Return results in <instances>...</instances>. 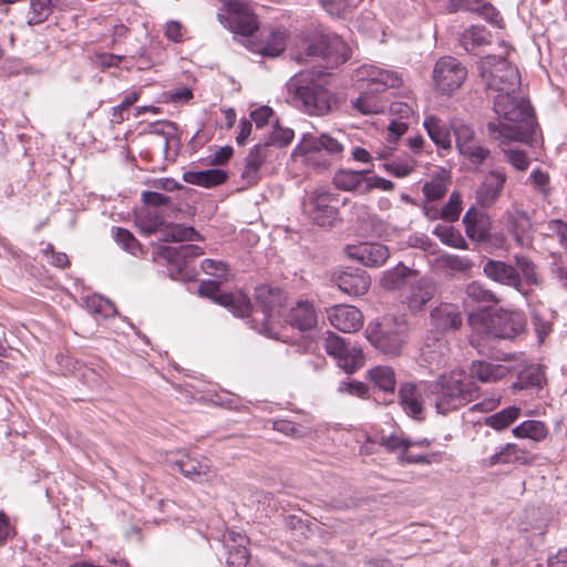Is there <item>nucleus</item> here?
Instances as JSON below:
<instances>
[{"label":"nucleus","instance_id":"31","mask_svg":"<svg viewBox=\"0 0 567 567\" xmlns=\"http://www.w3.org/2000/svg\"><path fill=\"white\" fill-rule=\"evenodd\" d=\"M261 43L257 52L267 56H278L284 52V33L280 28L265 27L261 31Z\"/></svg>","mask_w":567,"mask_h":567},{"label":"nucleus","instance_id":"43","mask_svg":"<svg viewBox=\"0 0 567 567\" xmlns=\"http://www.w3.org/2000/svg\"><path fill=\"white\" fill-rule=\"evenodd\" d=\"M518 372L517 380L512 384L514 391H520L528 388H542L544 382V374L537 367H530Z\"/></svg>","mask_w":567,"mask_h":567},{"label":"nucleus","instance_id":"34","mask_svg":"<svg viewBox=\"0 0 567 567\" xmlns=\"http://www.w3.org/2000/svg\"><path fill=\"white\" fill-rule=\"evenodd\" d=\"M423 126L437 147L443 150L451 148L452 141L450 130L441 118L434 115L426 116Z\"/></svg>","mask_w":567,"mask_h":567},{"label":"nucleus","instance_id":"35","mask_svg":"<svg viewBox=\"0 0 567 567\" xmlns=\"http://www.w3.org/2000/svg\"><path fill=\"white\" fill-rule=\"evenodd\" d=\"M340 137H343V133L338 132L337 136L330 134H321L320 136H310L305 141V147L309 151H321L324 150L331 155H341L344 145Z\"/></svg>","mask_w":567,"mask_h":567},{"label":"nucleus","instance_id":"63","mask_svg":"<svg viewBox=\"0 0 567 567\" xmlns=\"http://www.w3.org/2000/svg\"><path fill=\"white\" fill-rule=\"evenodd\" d=\"M390 113L400 120H410L414 115L413 106L406 102L396 101L391 103Z\"/></svg>","mask_w":567,"mask_h":567},{"label":"nucleus","instance_id":"28","mask_svg":"<svg viewBox=\"0 0 567 567\" xmlns=\"http://www.w3.org/2000/svg\"><path fill=\"white\" fill-rule=\"evenodd\" d=\"M400 404L404 412L413 419H420L423 413L422 388L413 383H405L400 388Z\"/></svg>","mask_w":567,"mask_h":567},{"label":"nucleus","instance_id":"36","mask_svg":"<svg viewBox=\"0 0 567 567\" xmlns=\"http://www.w3.org/2000/svg\"><path fill=\"white\" fill-rule=\"evenodd\" d=\"M492 42L491 33L482 25H471L460 35V43L466 52H474L476 49Z\"/></svg>","mask_w":567,"mask_h":567},{"label":"nucleus","instance_id":"20","mask_svg":"<svg viewBox=\"0 0 567 567\" xmlns=\"http://www.w3.org/2000/svg\"><path fill=\"white\" fill-rule=\"evenodd\" d=\"M431 326L436 333L455 331L462 326V315L454 303H440L431 311Z\"/></svg>","mask_w":567,"mask_h":567},{"label":"nucleus","instance_id":"16","mask_svg":"<svg viewBox=\"0 0 567 567\" xmlns=\"http://www.w3.org/2000/svg\"><path fill=\"white\" fill-rule=\"evenodd\" d=\"M506 179V174L501 171L486 174L475 192L476 203L484 208L492 207L499 198Z\"/></svg>","mask_w":567,"mask_h":567},{"label":"nucleus","instance_id":"33","mask_svg":"<svg viewBox=\"0 0 567 567\" xmlns=\"http://www.w3.org/2000/svg\"><path fill=\"white\" fill-rule=\"evenodd\" d=\"M365 173V171L340 169L333 176V184L340 190L364 194Z\"/></svg>","mask_w":567,"mask_h":567},{"label":"nucleus","instance_id":"49","mask_svg":"<svg viewBox=\"0 0 567 567\" xmlns=\"http://www.w3.org/2000/svg\"><path fill=\"white\" fill-rule=\"evenodd\" d=\"M200 235L190 226L172 224L167 227L166 241H193L200 240Z\"/></svg>","mask_w":567,"mask_h":567},{"label":"nucleus","instance_id":"56","mask_svg":"<svg viewBox=\"0 0 567 567\" xmlns=\"http://www.w3.org/2000/svg\"><path fill=\"white\" fill-rule=\"evenodd\" d=\"M113 234L115 241L130 254L136 255L141 250L138 241L127 229L117 227L113 229Z\"/></svg>","mask_w":567,"mask_h":567},{"label":"nucleus","instance_id":"44","mask_svg":"<svg viewBox=\"0 0 567 567\" xmlns=\"http://www.w3.org/2000/svg\"><path fill=\"white\" fill-rule=\"evenodd\" d=\"M520 415V409L508 406L485 419V424L496 431H502L515 422Z\"/></svg>","mask_w":567,"mask_h":567},{"label":"nucleus","instance_id":"37","mask_svg":"<svg viewBox=\"0 0 567 567\" xmlns=\"http://www.w3.org/2000/svg\"><path fill=\"white\" fill-rule=\"evenodd\" d=\"M532 125H533V116L530 115V125H529L528 130L526 131V133L524 134L523 138H520L519 141L525 140V137L528 135V133L532 128ZM495 140L499 142L506 161L515 169L524 172L528 168L530 161L527 157L526 153L519 148L506 146V144L509 141H514L513 138H506L505 136H502L501 138H495Z\"/></svg>","mask_w":567,"mask_h":567},{"label":"nucleus","instance_id":"23","mask_svg":"<svg viewBox=\"0 0 567 567\" xmlns=\"http://www.w3.org/2000/svg\"><path fill=\"white\" fill-rule=\"evenodd\" d=\"M349 255L367 267H380L389 258V248L379 243H362L350 249Z\"/></svg>","mask_w":567,"mask_h":567},{"label":"nucleus","instance_id":"9","mask_svg":"<svg viewBox=\"0 0 567 567\" xmlns=\"http://www.w3.org/2000/svg\"><path fill=\"white\" fill-rule=\"evenodd\" d=\"M198 293L227 308L236 317L244 318L251 310V303L247 295L241 291L221 293L219 292V284L215 280L203 281L198 287Z\"/></svg>","mask_w":567,"mask_h":567},{"label":"nucleus","instance_id":"26","mask_svg":"<svg viewBox=\"0 0 567 567\" xmlns=\"http://www.w3.org/2000/svg\"><path fill=\"white\" fill-rule=\"evenodd\" d=\"M204 254L202 247L193 244L179 245L176 247H164L161 255L169 265L175 267L179 274L187 268L188 264Z\"/></svg>","mask_w":567,"mask_h":567},{"label":"nucleus","instance_id":"10","mask_svg":"<svg viewBox=\"0 0 567 567\" xmlns=\"http://www.w3.org/2000/svg\"><path fill=\"white\" fill-rule=\"evenodd\" d=\"M451 130L455 136L458 152L473 164H482L489 155V151L476 140L474 130L466 123L454 120Z\"/></svg>","mask_w":567,"mask_h":567},{"label":"nucleus","instance_id":"24","mask_svg":"<svg viewBox=\"0 0 567 567\" xmlns=\"http://www.w3.org/2000/svg\"><path fill=\"white\" fill-rule=\"evenodd\" d=\"M333 282L339 289L350 296H362L370 287V277L363 270L340 271L333 276Z\"/></svg>","mask_w":567,"mask_h":567},{"label":"nucleus","instance_id":"18","mask_svg":"<svg viewBox=\"0 0 567 567\" xmlns=\"http://www.w3.org/2000/svg\"><path fill=\"white\" fill-rule=\"evenodd\" d=\"M227 550L226 564L228 567H247L249 553L247 549L248 538L236 530H227L223 538Z\"/></svg>","mask_w":567,"mask_h":567},{"label":"nucleus","instance_id":"19","mask_svg":"<svg viewBox=\"0 0 567 567\" xmlns=\"http://www.w3.org/2000/svg\"><path fill=\"white\" fill-rule=\"evenodd\" d=\"M517 371L513 362L494 363L484 360L473 361L470 368L471 377L483 383L497 382Z\"/></svg>","mask_w":567,"mask_h":567},{"label":"nucleus","instance_id":"22","mask_svg":"<svg viewBox=\"0 0 567 567\" xmlns=\"http://www.w3.org/2000/svg\"><path fill=\"white\" fill-rule=\"evenodd\" d=\"M534 457L529 452L517 444L507 443L501 446L493 455L483 460L485 466L507 464H529Z\"/></svg>","mask_w":567,"mask_h":567},{"label":"nucleus","instance_id":"12","mask_svg":"<svg viewBox=\"0 0 567 567\" xmlns=\"http://www.w3.org/2000/svg\"><path fill=\"white\" fill-rule=\"evenodd\" d=\"M526 319L523 312L499 309L491 317V333L496 338L514 339L525 331Z\"/></svg>","mask_w":567,"mask_h":567},{"label":"nucleus","instance_id":"3","mask_svg":"<svg viewBox=\"0 0 567 567\" xmlns=\"http://www.w3.org/2000/svg\"><path fill=\"white\" fill-rule=\"evenodd\" d=\"M290 55L297 62L310 56H322L332 64H342L351 55L349 45L337 34L300 35L290 48Z\"/></svg>","mask_w":567,"mask_h":567},{"label":"nucleus","instance_id":"29","mask_svg":"<svg viewBox=\"0 0 567 567\" xmlns=\"http://www.w3.org/2000/svg\"><path fill=\"white\" fill-rule=\"evenodd\" d=\"M174 466L190 480L207 478L212 471V463L206 457H193L184 455L174 463Z\"/></svg>","mask_w":567,"mask_h":567},{"label":"nucleus","instance_id":"64","mask_svg":"<svg viewBox=\"0 0 567 567\" xmlns=\"http://www.w3.org/2000/svg\"><path fill=\"white\" fill-rule=\"evenodd\" d=\"M532 319L535 331L542 341L550 332V323L547 319L542 318L540 313L535 309L532 310Z\"/></svg>","mask_w":567,"mask_h":567},{"label":"nucleus","instance_id":"15","mask_svg":"<svg viewBox=\"0 0 567 567\" xmlns=\"http://www.w3.org/2000/svg\"><path fill=\"white\" fill-rule=\"evenodd\" d=\"M436 286L427 277H415L409 285L403 305L413 315H416L434 298Z\"/></svg>","mask_w":567,"mask_h":567},{"label":"nucleus","instance_id":"17","mask_svg":"<svg viewBox=\"0 0 567 567\" xmlns=\"http://www.w3.org/2000/svg\"><path fill=\"white\" fill-rule=\"evenodd\" d=\"M328 319L336 329L346 333L355 332L363 324L362 312L349 305H337L328 309Z\"/></svg>","mask_w":567,"mask_h":567},{"label":"nucleus","instance_id":"14","mask_svg":"<svg viewBox=\"0 0 567 567\" xmlns=\"http://www.w3.org/2000/svg\"><path fill=\"white\" fill-rule=\"evenodd\" d=\"M357 82L367 83L372 86L370 90L380 92L389 87H396L402 83L401 76L391 70L373 64H363L354 72Z\"/></svg>","mask_w":567,"mask_h":567},{"label":"nucleus","instance_id":"30","mask_svg":"<svg viewBox=\"0 0 567 567\" xmlns=\"http://www.w3.org/2000/svg\"><path fill=\"white\" fill-rule=\"evenodd\" d=\"M499 299L495 293L478 281H473L465 287L463 305L466 309L497 303Z\"/></svg>","mask_w":567,"mask_h":567},{"label":"nucleus","instance_id":"40","mask_svg":"<svg viewBox=\"0 0 567 567\" xmlns=\"http://www.w3.org/2000/svg\"><path fill=\"white\" fill-rule=\"evenodd\" d=\"M437 344L426 343L422 349V358L430 369H439L447 363L449 348L444 341L436 338Z\"/></svg>","mask_w":567,"mask_h":567},{"label":"nucleus","instance_id":"1","mask_svg":"<svg viewBox=\"0 0 567 567\" xmlns=\"http://www.w3.org/2000/svg\"><path fill=\"white\" fill-rule=\"evenodd\" d=\"M478 73L488 90L497 92L494 97L496 122L487 124L492 138L520 140L530 125L529 102L517 94L520 85L518 69L505 56L486 55L478 62Z\"/></svg>","mask_w":567,"mask_h":567},{"label":"nucleus","instance_id":"25","mask_svg":"<svg viewBox=\"0 0 567 567\" xmlns=\"http://www.w3.org/2000/svg\"><path fill=\"white\" fill-rule=\"evenodd\" d=\"M506 227L513 234L516 244L522 248H528L533 243L532 221L529 217L519 210L507 212Z\"/></svg>","mask_w":567,"mask_h":567},{"label":"nucleus","instance_id":"61","mask_svg":"<svg viewBox=\"0 0 567 567\" xmlns=\"http://www.w3.org/2000/svg\"><path fill=\"white\" fill-rule=\"evenodd\" d=\"M203 271L217 278H224L227 274V266L223 261L204 259L200 265Z\"/></svg>","mask_w":567,"mask_h":567},{"label":"nucleus","instance_id":"2","mask_svg":"<svg viewBox=\"0 0 567 567\" xmlns=\"http://www.w3.org/2000/svg\"><path fill=\"white\" fill-rule=\"evenodd\" d=\"M477 390L463 370L441 374L434 383L429 385V391L434 396L435 409L440 414H447L466 405L474 400Z\"/></svg>","mask_w":567,"mask_h":567},{"label":"nucleus","instance_id":"4","mask_svg":"<svg viewBox=\"0 0 567 567\" xmlns=\"http://www.w3.org/2000/svg\"><path fill=\"white\" fill-rule=\"evenodd\" d=\"M288 91L292 94L296 105L312 115H326L338 105L334 94L319 85L308 73H299L291 78Z\"/></svg>","mask_w":567,"mask_h":567},{"label":"nucleus","instance_id":"45","mask_svg":"<svg viewBox=\"0 0 567 567\" xmlns=\"http://www.w3.org/2000/svg\"><path fill=\"white\" fill-rule=\"evenodd\" d=\"M433 234L445 245L457 249H467V243L455 227L437 225Z\"/></svg>","mask_w":567,"mask_h":567},{"label":"nucleus","instance_id":"7","mask_svg":"<svg viewBox=\"0 0 567 567\" xmlns=\"http://www.w3.org/2000/svg\"><path fill=\"white\" fill-rule=\"evenodd\" d=\"M339 198L327 187H316L302 202L303 213L319 227L332 228L340 220Z\"/></svg>","mask_w":567,"mask_h":567},{"label":"nucleus","instance_id":"55","mask_svg":"<svg viewBox=\"0 0 567 567\" xmlns=\"http://www.w3.org/2000/svg\"><path fill=\"white\" fill-rule=\"evenodd\" d=\"M441 264L445 269L458 274H466L473 267V264L468 258L457 255L442 256Z\"/></svg>","mask_w":567,"mask_h":567},{"label":"nucleus","instance_id":"52","mask_svg":"<svg viewBox=\"0 0 567 567\" xmlns=\"http://www.w3.org/2000/svg\"><path fill=\"white\" fill-rule=\"evenodd\" d=\"M515 262L518 268L520 279L528 285L539 286L540 279L538 278L536 266L525 256H515Z\"/></svg>","mask_w":567,"mask_h":567},{"label":"nucleus","instance_id":"51","mask_svg":"<svg viewBox=\"0 0 567 567\" xmlns=\"http://www.w3.org/2000/svg\"><path fill=\"white\" fill-rule=\"evenodd\" d=\"M361 0H320L322 8L332 17L343 18Z\"/></svg>","mask_w":567,"mask_h":567},{"label":"nucleus","instance_id":"59","mask_svg":"<svg viewBox=\"0 0 567 567\" xmlns=\"http://www.w3.org/2000/svg\"><path fill=\"white\" fill-rule=\"evenodd\" d=\"M338 392L363 399L368 395V386L360 381H342L338 385Z\"/></svg>","mask_w":567,"mask_h":567},{"label":"nucleus","instance_id":"5","mask_svg":"<svg viewBox=\"0 0 567 567\" xmlns=\"http://www.w3.org/2000/svg\"><path fill=\"white\" fill-rule=\"evenodd\" d=\"M408 321L403 316H384L380 321L370 322L365 329L369 342L388 355H399L406 342Z\"/></svg>","mask_w":567,"mask_h":567},{"label":"nucleus","instance_id":"21","mask_svg":"<svg viewBox=\"0 0 567 567\" xmlns=\"http://www.w3.org/2000/svg\"><path fill=\"white\" fill-rule=\"evenodd\" d=\"M483 271L485 276L501 285L513 287L522 291V279L515 267L499 260H487L484 264Z\"/></svg>","mask_w":567,"mask_h":567},{"label":"nucleus","instance_id":"62","mask_svg":"<svg viewBox=\"0 0 567 567\" xmlns=\"http://www.w3.org/2000/svg\"><path fill=\"white\" fill-rule=\"evenodd\" d=\"M374 188L390 192L394 188V184L391 181L385 179L383 177H379L377 175H373V176L364 175V193H368Z\"/></svg>","mask_w":567,"mask_h":567},{"label":"nucleus","instance_id":"48","mask_svg":"<svg viewBox=\"0 0 567 567\" xmlns=\"http://www.w3.org/2000/svg\"><path fill=\"white\" fill-rule=\"evenodd\" d=\"M353 106L363 115L379 114L382 113L386 103L381 99L365 92L362 93L355 101H353Z\"/></svg>","mask_w":567,"mask_h":567},{"label":"nucleus","instance_id":"13","mask_svg":"<svg viewBox=\"0 0 567 567\" xmlns=\"http://www.w3.org/2000/svg\"><path fill=\"white\" fill-rule=\"evenodd\" d=\"M231 13L229 29L235 34L251 35L258 29V21L249 4L244 0H220Z\"/></svg>","mask_w":567,"mask_h":567},{"label":"nucleus","instance_id":"11","mask_svg":"<svg viewBox=\"0 0 567 567\" xmlns=\"http://www.w3.org/2000/svg\"><path fill=\"white\" fill-rule=\"evenodd\" d=\"M286 321L293 328L305 333L298 343V350L307 351L312 343L310 333L317 327V312L313 305L307 300H300L289 311Z\"/></svg>","mask_w":567,"mask_h":567},{"label":"nucleus","instance_id":"50","mask_svg":"<svg viewBox=\"0 0 567 567\" xmlns=\"http://www.w3.org/2000/svg\"><path fill=\"white\" fill-rule=\"evenodd\" d=\"M484 1L485 0H451L449 8L451 11H456L460 9L477 11L478 9L474 8L473 6L481 4L482 13L488 14V12H492V16L488 17L489 21L493 23H498V13L495 12L494 8L489 3Z\"/></svg>","mask_w":567,"mask_h":567},{"label":"nucleus","instance_id":"39","mask_svg":"<svg viewBox=\"0 0 567 567\" xmlns=\"http://www.w3.org/2000/svg\"><path fill=\"white\" fill-rule=\"evenodd\" d=\"M227 178V174L218 168L202 171V172H189L185 174V181L187 183L203 186L213 187L224 183Z\"/></svg>","mask_w":567,"mask_h":567},{"label":"nucleus","instance_id":"54","mask_svg":"<svg viewBox=\"0 0 567 567\" xmlns=\"http://www.w3.org/2000/svg\"><path fill=\"white\" fill-rule=\"evenodd\" d=\"M462 212V197L460 193L453 192L449 202L440 209V218L446 221H455Z\"/></svg>","mask_w":567,"mask_h":567},{"label":"nucleus","instance_id":"6","mask_svg":"<svg viewBox=\"0 0 567 567\" xmlns=\"http://www.w3.org/2000/svg\"><path fill=\"white\" fill-rule=\"evenodd\" d=\"M284 295L280 288H272L269 285H261L256 288V301L260 309H252V322H260V327L255 326L261 333L274 339H279L281 327Z\"/></svg>","mask_w":567,"mask_h":567},{"label":"nucleus","instance_id":"41","mask_svg":"<svg viewBox=\"0 0 567 567\" xmlns=\"http://www.w3.org/2000/svg\"><path fill=\"white\" fill-rule=\"evenodd\" d=\"M548 430L542 421L528 420L513 429V435L518 439H529L539 442L546 439Z\"/></svg>","mask_w":567,"mask_h":567},{"label":"nucleus","instance_id":"42","mask_svg":"<svg viewBox=\"0 0 567 567\" xmlns=\"http://www.w3.org/2000/svg\"><path fill=\"white\" fill-rule=\"evenodd\" d=\"M337 364L344 370L347 373L351 374L359 368H361L364 363V355L360 348L355 346L347 344L344 347V351L342 354L338 357Z\"/></svg>","mask_w":567,"mask_h":567},{"label":"nucleus","instance_id":"27","mask_svg":"<svg viewBox=\"0 0 567 567\" xmlns=\"http://www.w3.org/2000/svg\"><path fill=\"white\" fill-rule=\"evenodd\" d=\"M419 272L399 262L391 269L383 271L380 276V287L388 291L400 290L403 286L410 285L411 281L417 277Z\"/></svg>","mask_w":567,"mask_h":567},{"label":"nucleus","instance_id":"46","mask_svg":"<svg viewBox=\"0 0 567 567\" xmlns=\"http://www.w3.org/2000/svg\"><path fill=\"white\" fill-rule=\"evenodd\" d=\"M466 235L473 240H484L487 235V229L478 217L477 212L471 208L463 217Z\"/></svg>","mask_w":567,"mask_h":567},{"label":"nucleus","instance_id":"58","mask_svg":"<svg viewBox=\"0 0 567 567\" xmlns=\"http://www.w3.org/2000/svg\"><path fill=\"white\" fill-rule=\"evenodd\" d=\"M326 334L327 336L324 338V349L329 355L337 359L342 354V351H344V347L347 346V343L344 342L343 338L330 331H327Z\"/></svg>","mask_w":567,"mask_h":567},{"label":"nucleus","instance_id":"32","mask_svg":"<svg viewBox=\"0 0 567 567\" xmlns=\"http://www.w3.org/2000/svg\"><path fill=\"white\" fill-rule=\"evenodd\" d=\"M450 183V173L443 168L437 169L422 187L426 202L431 203L444 197Z\"/></svg>","mask_w":567,"mask_h":567},{"label":"nucleus","instance_id":"38","mask_svg":"<svg viewBox=\"0 0 567 567\" xmlns=\"http://www.w3.org/2000/svg\"><path fill=\"white\" fill-rule=\"evenodd\" d=\"M368 378L373 384L389 393H393L396 380H395V373L391 367L388 365H378L368 371Z\"/></svg>","mask_w":567,"mask_h":567},{"label":"nucleus","instance_id":"53","mask_svg":"<svg viewBox=\"0 0 567 567\" xmlns=\"http://www.w3.org/2000/svg\"><path fill=\"white\" fill-rule=\"evenodd\" d=\"M383 168L391 175L403 178L409 176L415 168V162L412 158H398L383 164Z\"/></svg>","mask_w":567,"mask_h":567},{"label":"nucleus","instance_id":"47","mask_svg":"<svg viewBox=\"0 0 567 567\" xmlns=\"http://www.w3.org/2000/svg\"><path fill=\"white\" fill-rule=\"evenodd\" d=\"M58 0H31L28 14L29 24H39L45 21L56 4Z\"/></svg>","mask_w":567,"mask_h":567},{"label":"nucleus","instance_id":"60","mask_svg":"<svg viewBox=\"0 0 567 567\" xmlns=\"http://www.w3.org/2000/svg\"><path fill=\"white\" fill-rule=\"evenodd\" d=\"M379 444L381 446H384L389 451H399L403 450L406 451L409 446L412 445V442L408 439H404L399 435H389V436H381L379 440Z\"/></svg>","mask_w":567,"mask_h":567},{"label":"nucleus","instance_id":"8","mask_svg":"<svg viewBox=\"0 0 567 567\" xmlns=\"http://www.w3.org/2000/svg\"><path fill=\"white\" fill-rule=\"evenodd\" d=\"M435 89L445 95L457 91L467 78V69L455 58L439 59L432 73Z\"/></svg>","mask_w":567,"mask_h":567},{"label":"nucleus","instance_id":"57","mask_svg":"<svg viewBox=\"0 0 567 567\" xmlns=\"http://www.w3.org/2000/svg\"><path fill=\"white\" fill-rule=\"evenodd\" d=\"M271 144H278L279 146L282 145V141L280 138H275ZM270 145V143H266V145L261 146V145H257L255 146L254 150L250 151V153L248 154L247 158H246V163H247V168L249 171H257L260 165L262 164L266 155L264 154V151L266 148V146Z\"/></svg>","mask_w":567,"mask_h":567}]
</instances>
